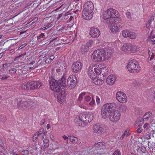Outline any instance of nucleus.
<instances>
[{"label":"nucleus","mask_w":155,"mask_h":155,"mask_svg":"<svg viewBox=\"0 0 155 155\" xmlns=\"http://www.w3.org/2000/svg\"><path fill=\"white\" fill-rule=\"evenodd\" d=\"M45 36V34L42 33L40 34V35L37 36V39H42L41 38H43Z\"/></svg>","instance_id":"4d7b16f0"},{"label":"nucleus","mask_w":155,"mask_h":155,"mask_svg":"<svg viewBox=\"0 0 155 155\" xmlns=\"http://www.w3.org/2000/svg\"><path fill=\"white\" fill-rule=\"evenodd\" d=\"M93 44V41L92 40H90L87 42V43L86 44V45L87 46V47L89 48V47H91V46H92Z\"/></svg>","instance_id":"de8ad7c7"},{"label":"nucleus","mask_w":155,"mask_h":155,"mask_svg":"<svg viewBox=\"0 0 155 155\" xmlns=\"http://www.w3.org/2000/svg\"><path fill=\"white\" fill-rule=\"evenodd\" d=\"M96 100L97 104L99 105L100 103L101 100L100 98L98 96H96Z\"/></svg>","instance_id":"13d9d810"},{"label":"nucleus","mask_w":155,"mask_h":155,"mask_svg":"<svg viewBox=\"0 0 155 155\" xmlns=\"http://www.w3.org/2000/svg\"><path fill=\"white\" fill-rule=\"evenodd\" d=\"M89 34L92 38H96L99 36L100 32L97 28L91 27L90 28Z\"/></svg>","instance_id":"9b49d317"},{"label":"nucleus","mask_w":155,"mask_h":155,"mask_svg":"<svg viewBox=\"0 0 155 155\" xmlns=\"http://www.w3.org/2000/svg\"><path fill=\"white\" fill-rule=\"evenodd\" d=\"M105 148H101L94 150L93 151V153L95 155H100L104 153Z\"/></svg>","instance_id":"b1692460"},{"label":"nucleus","mask_w":155,"mask_h":155,"mask_svg":"<svg viewBox=\"0 0 155 155\" xmlns=\"http://www.w3.org/2000/svg\"><path fill=\"white\" fill-rule=\"evenodd\" d=\"M70 14L68 13V12L66 13H63V18L62 19H61V20H64L65 19H68L70 15Z\"/></svg>","instance_id":"c9c22d12"},{"label":"nucleus","mask_w":155,"mask_h":155,"mask_svg":"<svg viewBox=\"0 0 155 155\" xmlns=\"http://www.w3.org/2000/svg\"><path fill=\"white\" fill-rule=\"evenodd\" d=\"M140 67L138 61L134 59L130 61L127 65V68H140Z\"/></svg>","instance_id":"ddd939ff"},{"label":"nucleus","mask_w":155,"mask_h":155,"mask_svg":"<svg viewBox=\"0 0 155 155\" xmlns=\"http://www.w3.org/2000/svg\"><path fill=\"white\" fill-rule=\"evenodd\" d=\"M75 8L76 9L78 8L75 11V12H78L79 11V9L80 10L81 9V5L79 4H77L75 5Z\"/></svg>","instance_id":"09e8293b"},{"label":"nucleus","mask_w":155,"mask_h":155,"mask_svg":"<svg viewBox=\"0 0 155 155\" xmlns=\"http://www.w3.org/2000/svg\"><path fill=\"white\" fill-rule=\"evenodd\" d=\"M85 93L84 92H83L80 94L78 98V100L79 101H81L83 98V97L85 95Z\"/></svg>","instance_id":"37998d69"},{"label":"nucleus","mask_w":155,"mask_h":155,"mask_svg":"<svg viewBox=\"0 0 155 155\" xmlns=\"http://www.w3.org/2000/svg\"><path fill=\"white\" fill-rule=\"evenodd\" d=\"M89 48L86 45H82L81 48V52L83 54H85L88 51Z\"/></svg>","instance_id":"a878e982"},{"label":"nucleus","mask_w":155,"mask_h":155,"mask_svg":"<svg viewBox=\"0 0 155 155\" xmlns=\"http://www.w3.org/2000/svg\"><path fill=\"white\" fill-rule=\"evenodd\" d=\"M27 44L26 43H25L23 44H22L21 46H20L18 48V49H22Z\"/></svg>","instance_id":"69168bd1"},{"label":"nucleus","mask_w":155,"mask_h":155,"mask_svg":"<svg viewBox=\"0 0 155 155\" xmlns=\"http://www.w3.org/2000/svg\"><path fill=\"white\" fill-rule=\"evenodd\" d=\"M132 49V45L130 43L124 44L121 48V49L125 51H131Z\"/></svg>","instance_id":"412c9836"},{"label":"nucleus","mask_w":155,"mask_h":155,"mask_svg":"<svg viewBox=\"0 0 155 155\" xmlns=\"http://www.w3.org/2000/svg\"><path fill=\"white\" fill-rule=\"evenodd\" d=\"M128 71L130 73H137L140 71V68H127Z\"/></svg>","instance_id":"c85d7f7f"},{"label":"nucleus","mask_w":155,"mask_h":155,"mask_svg":"<svg viewBox=\"0 0 155 155\" xmlns=\"http://www.w3.org/2000/svg\"><path fill=\"white\" fill-rule=\"evenodd\" d=\"M82 14L83 18L84 19L88 20L92 18L93 12H90L89 11L83 10Z\"/></svg>","instance_id":"f8f14e48"},{"label":"nucleus","mask_w":155,"mask_h":155,"mask_svg":"<svg viewBox=\"0 0 155 155\" xmlns=\"http://www.w3.org/2000/svg\"><path fill=\"white\" fill-rule=\"evenodd\" d=\"M54 58V55H51L50 57H48L45 60L46 63H48L51 62V61Z\"/></svg>","instance_id":"a19ab883"},{"label":"nucleus","mask_w":155,"mask_h":155,"mask_svg":"<svg viewBox=\"0 0 155 155\" xmlns=\"http://www.w3.org/2000/svg\"><path fill=\"white\" fill-rule=\"evenodd\" d=\"M116 99L119 102L122 104L125 103L128 101L126 94L121 91H118L116 93Z\"/></svg>","instance_id":"0eeeda50"},{"label":"nucleus","mask_w":155,"mask_h":155,"mask_svg":"<svg viewBox=\"0 0 155 155\" xmlns=\"http://www.w3.org/2000/svg\"><path fill=\"white\" fill-rule=\"evenodd\" d=\"M138 151L141 153H145L146 152V150L144 147H139Z\"/></svg>","instance_id":"e433bc0d"},{"label":"nucleus","mask_w":155,"mask_h":155,"mask_svg":"<svg viewBox=\"0 0 155 155\" xmlns=\"http://www.w3.org/2000/svg\"><path fill=\"white\" fill-rule=\"evenodd\" d=\"M116 78L114 74H111L109 75L107 78L106 82L109 85H112L115 83Z\"/></svg>","instance_id":"4468645a"},{"label":"nucleus","mask_w":155,"mask_h":155,"mask_svg":"<svg viewBox=\"0 0 155 155\" xmlns=\"http://www.w3.org/2000/svg\"><path fill=\"white\" fill-rule=\"evenodd\" d=\"M21 153L22 155H28L29 153V152L28 150H25L22 151Z\"/></svg>","instance_id":"6e6d98bb"},{"label":"nucleus","mask_w":155,"mask_h":155,"mask_svg":"<svg viewBox=\"0 0 155 155\" xmlns=\"http://www.w3.org/2000/svg\"><path fill=\"white\" fill-rule=\"evenodd\" d=\"M127 106L121 104L119 107V110L122 113H125L127 110Z\"/></svg>","instance_id":"c756f323"},{"label":"nucleus","mask_w":155,"mask_h":155,"mask_svg":"<svg viewBox=\"0 0 155 155\" xmlns=\"http://www.w3.org/2000/svg\"><path fill=\"white\" fill-rule=\"evenodd\" d=\"M117 104L114 102L104 104L101 108L102 117L106 119L108 117L109 120L113 123L118 121L120 118V113L118 110L112 109L117 108Z\"/></svg>","instance_id":"f257e3e1"},{"label":"nucleus","mask_w":155,"mask_h":155,"mask_svg":"<svg viewBox=\"0 0 155 155\" xmlns=\"http://www.w3.org/2000/svg\"><path fill=\"white\" fill-rule=\"evenodd\" d=\"M17 107L22 111H28L32 109L34 103L30 99L26 98H21L18 100Z\"/></svg>","instance_id":"f03ea898"},{"label":"nucleus","mask_w":155,"mask_h":155,"mask_svg":"<svg viewBox=\"0 0 155 155\" xmlns=\"http://www.w3.org/2000/svg\"><path fill=\"white\" fill-rule=\"evenodd\" d=\"M130 31L127 30H124L122 31V34L124 38L128 37Z\"/></svg>","instance_id":"473e14b6"},{"label":"nucleus","mask_w":155,"mask_h":155,"mask_svg":"<svg viewBox=\"0 0 155 155\" xmlns=\"http://www.w3.org/2000/svg\"><path fill=\"white\" fill-rule=\"evenodd\" d=\"M79 106L81 108H83L84 109H86L87 108V107L84 104L81 103L79 104Z\"/></svg>","instance_id":"bf43d9fd"},{"label":"nucleus","mask_w":155,"mask_h":155,"mask_svg":"<svg viewBox=\"0 0 155 155\" xmlns=\"http://www.w3.org/2000/svg\"><path fill=\"white\" fill-rule=\"evenodd\" d=\"M83 7V10L89 11L90 12H93L94 9L93 4L90 1H88L85 3Z\"/></svg>","instance_id":"dca6fc26"},{"label":"nucleus","mask_w":155,"mask_h":155,"mask_svg":"<svg viewBox=\"0 0 155 155\" xmlns=\"http://www.w3.org/2000/svg\"><path fill=\"white\" fill-rule=\"evenodd\" d=\"M99 70H97V73L99 74V75L102 73V77H104L105 78L107 75L108 74V68H99Z\"/></svg>","instance_id":"a211bd4d"},{"label":"nucleus","mask_w":155,"mask_h":155,"mask_svg":"<svg viewBox=\"0 0 155 155\" xmlns=\"http://www.w3.org/2000/svg\"><path fill=\"white\" fill-rule=\"evenodd\" d=\"M37 132H38L39 134V135H41L42 134H45H45L46 132L44 130L43 128H41L40 130L39 131Z\"/></svg>","instance_id":"8fccbe9b"},{"label":"nucleus","mask_w":155,"mask_h":155,"mask_svg":"<svg viewBox=\"0 0 155 155\" xmlns=\"http://www.w3.org/2000/svg\"><path fill=\"white\" fill-rule=\"evenodd\" d=\"M151 22L149 21H148L147 22L146 25V28H149L150 27L151 25Z\"/></svg>","instance_id":"0e129e2a"},{"label":"nucleus","mask_w":155,"mask_h":155,"mask_svg":"<svg viewBox=\"0 0 155 155\" xmlns=\"http://www.w3.org/2000/svg\"><path fill=\"white\" fill-rule=\"evenodd\" d=\"M31 82L32 90L39 89L42 85V83L39 81H31Z\"/></svg>","instance_id":"6ab92c4d"},{"label":"nucleus","mask_w":155,"mask_h":155,"mask_svg":"<svg viewBox=\"0 0 155 155\" xmlns=\"http://www.w3.org/2000/svg\"><path fill=\"white\" fill-rule=\"evenodd\" d=\"M65 78L63 76L60 80L58 81H57L56 80L53 79L50 82V88L54 92H60L61 89H60V86H62L64 87L66 86Z\"/></svg>","instance_id":"39448f33"},{"label":"nucleus","mask_w":155,"mask_h":155,"mask_svg":"<svg viewBox=\"0 0 155 155\" xmlns=\"http://www.w3.org/2000/svg\"><path fill=\"white\" fill-rule=\"evenodd\" d=\"M126 15L127 18L129 19H131V14L130 12H126Z\"/></svg>","instance_id":"052dcab7"},{"label":"nucleus","mask_w":155,"mask_h":155,"mask_svg":"<svg viewBox=\"0 0 155 155\" xmlns=\"http://www.w3.org/2000/svg\"><path fill=\"white\" fill-rule=\"evenodd\" d=\"M82 66L83 64L80 62L76 61L72 64V67L73 68H82Z\"/></svg>","instance_id":"bb28decb"},{"label":"nucleus","mask_w":155,"mask_h":155,"mask_svg":"<svg viewBox=\"0 0 155 155\" xmlns=\"http://www.w3.org/2000/svg\"><path fill=\"white\" fill-rule=\"evenodd\" d=\"M95 67V68H106V67L104 66L102 64H94L92 65V67Z\"/></svg>","instance_id":"ea45409f"},{"label":"nucleus","mask_w":155,"mask_h":155,"mask_svg":"<svg viewBox=\"0 0 155 155\" xmlns=\"http://www.w3.org/2000/svg\"><path fill=\"white\" fill-rule=\"evenodd\" d=\"M31 82H25L22 84L21 85V88L22 89L25 90H31Z\"/></svg>","instance_id":"f3484780"},{"label":"nucleus","mask_w":155,"mask_h":155,"mask_svg":"<svg viewBox=\"0 0 155 155\" xmlns=\"http://www.w3.org/2000/svg\"><path fill=\"white\" fill-rule=\"evenodd\" d=\"M91 97L89 96H86L85 97V101L88 102L91 100Z\"/></svg>","instance_id":"680f3d73"},{"label":"nucleus","mask_w":155,"mask_h":155,"mask_svg":"<svg viewBox=\"0 0 155 155\" xmlns=\"http://www.w3.org/2000/svg\"><path fill=\"white\" fill-rule=\"evenodd\" d=\"M62 137L64 139V140H66V141L67 142V143H68V137H67L65 135H63L62 136Z\"/></svg>","instance_id":"e2e57ef3"},{"label":"nucleus","mask_w":155,"mask_h":155,"mask_svg":"<svg viewBox=\"0 0 155 155\" xmlns=\"http://www.w3.org/2000/svg\"><path fill=\"white\" fill-rule=\"evenodd\" d=\"M155 143L153 142H149L148 144V146L150 149L153 148L154 147Z\"/></svg>","instance_id":"a18cd8bd"},{"label":"nucleus","mask_w":155,"mask_h":155,"mask_svg":"<svg viewBox=\"0 0 155 155\" xmlns=\"http://www.w3.org/2000/svg\"><path fill=\"white\" fill-rule=\"evenodd\" d=\"M93 132L97 134H102L101 126L98 124H95L93 127Z\"/></svg>","instance_id":"aec40b11"},{"label":"nucleus","mask_w":155,"mask_h":155,"mask_svg":"<svg viewBox=\"0 0 155 155\" xmlns=\"http://www.w3.org/2000/svg\"><path fill=\"white\" fill-rule=\"evenodd\" d=\"M143 129L142 128H139L137 130V132L138 133H140L142 132Z\"/></svg>","instance_id":"774afa93"},{"label":"nucleus","mask_w":155,"mask_h":155,"mask_svg":"<svg viewBox=\"0 0 155 155\" xmlns=\"http://www.w3.org/2000/svg\"><path fill=\"white\" fill-rule=\"evenodd\" d=\"M114 52V50L112 49H109L107 50V55H108L109 58H110Z\"/></svg>","instance_id":"79ce46f5"},{"label":"nucleus","mask_w":155,"mask_h":155,"mask_svg":"<svg viewBox=\"0 0 155 155\" xmlns=\"http://www.w3.org/2000/svg\"><path fill=\"white\" fill-rule=\"evenodd\" d=\"M89 105L91 107H94L95 105V101L94 99H92L91 102H90L89 104Z\"/></svg>","instance_id":"49530a36"},{"label":"nucleus","mask_w":155,"mask_h":155,"mask_svg":"<svg viewBox=\"0 0 155 155\" xmlns=\"http://www.w3.org/2000/svg\"><path fill=\"white\" fill-rule=\"evenodd\" d=\"M97 75V76H95L92 79V81L95 84L97 85H101L104 82V80L105 79L104 77H102L100 74Z\"/></svg>","instance_id":"9d476101"},{"label":"nucleus","mask_w":155,"mask_h":155,"mask_svg":"<svg viewBox=\"0 0 155 155\" xmlns=\"http://www.w3.org/2000/svg\"><path fill=\"white\" fill-rule=\"evenodd\" d=\"M137 36V34L134 32H131L130 31L128 37L131 39H135Z\"/></svg>","instance_id":"f704fd0d"},{"label":"nucleus","mask_w":155,"mask_h":155,"mask_svg":"<svg viewBox=\"0 0 155 155\" xmlns=\"http://www.w3.org/2000/svg\"><path fill=\"white\" fill-rule=\"evenodd\" d=\"M18 71L20 74H26L28 73L27 68H19Z\"/></svg>","instance_id":"72a5a7b5"},{"label":"nucleus","mask_w":155,"mask_h":155,"mask_svg":"<svg viewBox=\"0 0 155 155\" xmlns=\"http://www.w3.org/2000/svg\"><path fill=\"white\" fill-rule=\"evenodd\" d=\"M114 21H111V23H107L108 24H109L110 25H111V26L110 28V30L112 32L116 33L119 30L118 28L116 25V24H114Z\"/></svg>","instance_id":"5701e85b"},{"label":"nucleus","mask_w":155,"mask_h":155,"mask_svg":"<svg viewBox=\"0 0 155 155\" xmlns=\"http://www.w3.org/2000/svg\"><path fill=\"white\" fill-rule=\"evenodd\" d=\"M94 147L97 149H100L105 148V145L104 143L102 142H98L95 143L94 144Z\"/></svg>","instance_id":"393cba45"},{"label":"nucleus","mask_w":155,"mask_h":155,"mask_svg":"<svg viewBox=\"0 0 155 155\" xmlns=\"http://www.w3.org/2000/svg\"><path fill=\"white\" fill-rule=\"evenodd\" d=\"M69 138L71 140V142L73 143H76L78 141V139L73 136L68 135Z\"/></svg>","instance_id":"cd10ccee"},{"label":"nucleus","mask_w":155,"mask_h":155,"mask_svg":"<svg viewBox=\"0 0 155 155\" xmlns=\"http://www.w3.org/2000/svg\"><path fill=\"white\" fill-rule=\"evenodd\" d=\"M129 130H126L122 134V136L120 137V139L122 140L125 136L127 137L129 136L130 134L129 133Z\"/></svg>","instance_id":"2f4dec72"},{"label":"nucleus","mask_w":155,"mask_h":155,"mask_svg":"<svg viewBox=\"0 0 155 155\" xmlns=\"http://www.w3.org/2000/svg\"><path fill=\"white\" fill-rule=\"evenodd\" d=\"M121 153L120 151L118 150H115L113 153V155H120Z\"/></svg>","instance_id":"864d4df0"},{"label":"nucleus","mask_w":155,"mask_h":155,"mask_svg":"<svg viewBox=\"0 0 155 155\" xmlns=\"http://www.w3.org/2000/svg\"><path fill=\"white\" fill-rule=\"evenodd\" d=\"M119 16L118 12L117 11L113 8H110L104 12L103 18L106 20V22L108 23H111V21H114V18H118Z\"/></svg>","instance_id":"423d86ee"},{"label":"nucleus","mask_w":155,"mask_h":155,"mask_svg":"<svg viewBox=\"0 0 155 155\" xmlns=\"http://www.w3.org/2000/svg\"><path fill=\"white\" fill-rule=\"evenodd\" d=\"M16 71V68H11L9 70V73L11 74H12L15 73Z\"/></svg>","instance_id":"603ef678"},{"label":"nucleus","mask_w":155,"mask_h":155,"mask_svg":"<svg viewBox=\"0 0 155 155\" xmlns=\"http://www.w3.org/2000/svg\"><path fill=\"white\" fill-rule=\"evenodd\" d=\"M102 134L105 133L107 132L109 130L108 127L106 125H103L101 126Z\"/></svg>","instance_id":"7c9ffc66"},{"label":"nucleus","mask_w":155,"mask_h":155,"mask_svg":"<svg viewBox=\"0 0 155 155\" xmlns=\"http://www.w3.org/2000/svg\"><path fill=\"white\" fill-rule=\"evenodd\" d=\"M153 116H154L151 111L146 112L143 115V119L144 121H148Z\"/></svg>","instance_id":"4be33fe9"},{"label":"nucleus","mask_w":155,"mask_h":155,"mask_svg":"<svg viewBox=\"0 0 155 155\" xmlns=\"http://www.w3.org/2000/svg\"><path fill=\"white\" fill-rule=\"evenodd\" d=\"M57 101L60 104L64 103L65 101V98L66 95V91L63 89H61L60 92H57Z\"/></svg>","instance_id":"6e6552de"},{"label":"nucleus","mask_w":155,"mask_h":155,"mask_svg":"<svg viewBox=\"0 0 155 155\" xmlns=\"http://www.w3.org/2000/svg\"><path fill=\"white\" fill-rule=\"evenodd\" d=\"M94 118L93 114L91 112H87L85 113L83 117H79L75 119V121L78 123V125L82 127L87 126L88 124L91 122Z\"/></svg>","instance_id":"7ed1b4c3"},{"label":"nucleus","mask_w":155,"mask_h":155,"mask_svg":"<svg viewBox=\"0 0 155 155\" xmlns=\"http://www.w3.org/2000/svg\"><path fill=\"white\" fill-rule=\"evenodd\" d=\"M81 70V68H72V71L75 73L79 72Z\"/></svg>","instance_id":"5fc2aeb1"},{"label":"nucleus","mask_w":155,"mask_h":155,"mask_svg":"<svg viewBox=\"0 0 155 155\" xmlns=\"http://www.w3.org/2000/svg\"><path fill=\"white\" fill-rule=\"evenodd\" d=\"M99 68H88L87 70V74L90 78L91 79L93 78L96 75H99V74L97 73V70H99Z\"/></svg>","instance_id":"2eb2a0df"},{"label":"nucleus","mask_w":155,"mask_h":155,"mask_svg":"<svg viewBox=\"0 0 155 155\" xmlns=\"http://www.w3.org/2000/svg\"><path fill=\"white\" fill-rule=\"evenodd\" d=\"M52 25L51 23H47L45 24V26L47 27V28H48L50 27H51Z\"/></svg>","instance_id":"338daca9"},{"label":"nucleus","mask_w":155,"mask_h":155,"mask_svg":"<svg viewBox=\"0 0 155 155\" xmlns=\"http://www.w3.org/2000/svg\"><path fill=\"white\" fill-rule=\"evenodd\" d=\"M9 76L8 75H5L0 76V78L2 81H6L9 78Z\"/></svg>","instance_id":"c03bdc74"},{"label":"nucleus","mask_w":155,"mask_h":155,"mask_svg":"<svg viewBox=\"0 0 155 155\" xmlns=\"http://www.w3.org/2000/svg\"><path fill=\"white\" fill-rule=\"evenodd\" d=\"M144 121L143 119V120L137 121L135 122V125L138 126H141L144 123Z\"/></svg>","instance_id":"4c0bfd02"},{"label":"nucleus","mask_w":155,"mask_h":155,"mask_svg":"<svg viewBox=\"0 0 155 155\" xmlns=\"http://www.w3.org/2000/svg\"><path fill=\"white\" fill-rule=\"evenodd\" d=\"M26 53L25 52L24 53H23L22 54H21V55H20L19 56H17L16 57L15 59V61L18 60L19 58L22 57V56H23L24 55H26Z\"/></svg>","instance_id":"3c124183"},{"label":"nucleus","mask_w":155,"mask_h":155,"mask_svg":"<svg viewBox=\"0 0 155 155\" xmlns=\"http://www.w3.org/2000/svg\"><path fill=\"white\" fill-rule=\"evenodd\" d=\"M91 58L95 61H100L108 59L109 56L107 55V53L104 50L100 49L95 51L92 54Z\"/></svg>","instance_id":"20e7f679"},{"label":"nucleus","mask_w":155,"mask_h":155,"mask_svg":"<svg viewBox=\"0 0 155 155\" xmlns=\"http://www.w3.org/2000/svg\"><path fill=\"white\" fill-rule=\"evenodd\" d=\"M76 77L74 75H72L68 78L67 80L68 86L70 89H71L74 87L77 83Z\"/></svg>","instance_id":"1a4fd4ad"},{"label":"nucleus","mask_w":155,"mask_h":155,"mask_svg":"<svg viewBox=\"0 0 155 155\" xmlns=\"http://www.w3.org/2000/svg\"><path fill=\"white\" fill-rule=\"evenodd\" d=\"M39 135L38 132H36L34 134L33 137V141L34 142H36L37 140V138Z\"/></svg>","instance_id":"58836bf2"}]
</instances>
